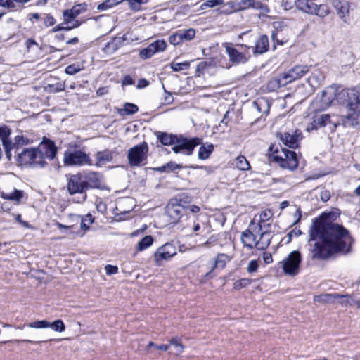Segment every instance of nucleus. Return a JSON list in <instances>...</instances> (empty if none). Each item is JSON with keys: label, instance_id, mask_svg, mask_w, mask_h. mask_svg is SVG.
Returning <instances> with one entry per match:
<instances>
[{"label": "nucleus", "instance_id": "338daca9", "mask_svg": "<svg viewBox=\"0 0 360 360\" xmlns=\"http://www.w3.org/2000/svg\"><path fill=\"white\" fill-rule=\"evenodd\" d=\"M255 106L257 107L259 112H261L260 106L262 105H266L267 107V112L269 110V105L268 104L267 101L265 100H259L255 101Z\"/></svg>", "mask_w": 360, "mask_h": 360}, {"label": "nucleus", "instance_id": "f3484780", "mask_svg": "<svg viewBox=\"0 0 360 360\" xmlns=\"http://www.w3.org/2000/svg\"><path fill=\"white\" fill-rule=\"evenodd\" d=\"M302 138V133L299 130H295L292 133L285 132L280 134V139L283 143L291 148H297L299 142Z\"/></svg>", "mask_w": 360, "mask_h": 360}, {"label": "nucleus", "instance_id": "bb28decb", "mask_svg": "<svg viewBox=\"0 0 360 360\" xmlns=\"http://www.w3.org/2000/svg\"><path fill=\"white\" fill-rule=\"evenodd\" d=\"M158 139L160 141L162 145L165 146H174L177 135L169 134L165 132H157L156 133Z\"/></svg>", "mask_w": 360, "mask_h": 360}, {"label": "nucleus", "instance_id": "c9c22d12", "mask_svg": "<svg viewBox=\"0 0 360 360\" xmlns=\"http://www.w3.org/2000/svg\"><path fill=\"white\" fill-rule=\"evenodd\" d=\"M315 13H313L312 15H316L320 18H324L330 13L329 8L326 4H320L317 5L315 4Z\"/></svg>", "mask_w": 360, "mask_h": 360}, {"label": "nucleus", "instance_id": "39448f33", "mask_svg": "<svg viewBox=\"0 0 360 360\" xmlns=\"http://www.w3.org/2000/svg\"><path fill=\"white\" fill-rule=\"evenodd\" d=\"M63 163L68 167L91 166L94 165L89 155L82 150H65L63 155Z\"/></svg>", "mask_w": 360, "mask_h": 360}, {"label": "nucleus", "instance_id": "9d476101", "mask_svg": "<svg viewBox=\"0 0 360 360\" xmlns=\"http://www.w3.org/2000/svg\"><path fill=\"white\" fill-rule=\"evenodd\" d=\"M302 257L300 252L292 251L288 256L281 262L283 272L290 276L297 275L299 272L300 264Z\"/></svg>", "mask_w": 360, "mask_h": 360}, {"label": "nucleus", "instance_id": "473e14b6", "mask_svg": "<svg viewBox=\"0 0 360 360\" xmlns=\"http://www.w3.org/2000/svg\"><path fill=\"white\" fill-rule=\"evenodd\" d=\"M339 297H340V295L338 293L325 294L315 296L314 300L315 302L329 303Z\"/></svg>", "mask_w": 360, "mask_h": 360}, {"label": "nucleus", "instance_id": "7c9ffc66", "mask_svg": "<svg viewBox=\"0 0 360 360\" xmlns=\"http://www.w3.org/2000/svg\"><path fill=\"white\" fill-rule=\"evenodd\" d=\"M214 150V146L212 143L205 144L200 147L198 150V158L200 160L207 159Z\"/></svg>", "mask_w": 360, "mask_h": 360}, {"label": "nucleus", "instance_id": "a211bd4d", "mask_svg": "<svg viewBox=\"0 0 360 360\" xmlns=\"http://www.w3.org/2000/svg\"><path fill=\"white\" fill-rule=\"evenodd\" d=\"M11 129L5 124L0 125V139L5 150V154L8 160H11L12 155L9 153V147L11 144V140L9 139L11 135Z\"/></svg>", "mask_w": 360, "mask_h": 360}, {"label": "nucleus", "instance_id": "c85d7f7f", "mask_svg": "<svg viewBox=\"0 0 360 360\" xmlns=\"http://www.w3.org/2000/svg\"><path fill=\"white\" fill-rule=\"evenodd\" d=\"M229 260L228 255L225 254H219L217 257V259L212 264L211 270L206 273L204 276L205 278H207L210 276L212 271L217 267V266H221V268L224 267L226 263Z\"/></svg>", "mask_w": 360, "mask_h": 360}, {"label": "nucleus", "instance_id": "603ef678", "mask_svg": "<svg viewBox=\"0 0 360 360\" xmlns=\"http://www.w3.org/2000/svg\"><path fill=\"white\" fill-rule=\"evenodd\" d=\"M338 298L342 299L340 301V303L344 306H347V305L352 306V305L355 304V302H356V301L354 300H353L352 297L349 295H340V297H339Z\"/></svg>", "mask_w": 360, "mask_h": 360}, {"label": "nucleus", "instance_id": "774afa93", "mask_svg": "<svg viewBox=\"0 0 360 360\" xmlns=\"http://www.w3.org/2000/svg\"><path fill=\"white\" fill-rule=\"evenodd\" d=\"M134 84V81L130 75L124 76L122 80V85H131Z\"/></svg>", "mask_w": 360, "mask_h": 360}, {"label": "nucleus", "instance_id": "0eeeda50", "mask_svg": "<svg viewBox=\"0 0 360 360\" xmlns=\"http://www.w3.org/2000/svg\"><path fill=\"white\" fill-rule=\"evenodd\" d=\"M274 160L284 169L290 171L295 170L298 165V160L295 152L283 148L281 152L276 151L274 155Z\"/></svg>", "mask_w": 360, "mask_h": 360}, {"label": "nucleus", "instance_id": "680f3d73", "mask_svg": "<svg viewBox=\"0 0 360 360\" xmlns=\"http://www.w3.org/2000/svg\"><path fill=\"white\" fill-rule=\"evenodd\" d=\"M258 268V263L257 260H251L247 268L248 271L250 273L255 272L257 270Z\"/></svg>", "mask_w": 360, "mask_h": 360}, {"label": "nucleus", "instance_id": "bf43d9fd", "mask_svg": "<svg viewBox=\"0 0 360 360\" xmlns=\"http://www.w3.org/2000/svg\"><path fill=\"white\" fill-rule=\"evenodd\" d=\"M155 347V349H160V350H163V351H167L168 350L169 347V345H155L154 342H150L147 346V349H148L150 347Z\"/></svg>", "mask_w": 360, "mask_h": 360}, {"label": "nucleus", "instance_id": "6e6552de", "mask_svg": "<svg viewBox=\"0 0 360 360\" xmlns=\"http://www.w3.org/2000/svg\"><path fill=\"white\" fill-rule=\"evenodd\" d=\"M175 141V144L172 147V150L175 153H181L186 155H191L194 148L200 144L202 139L198 137L188 139L182 136H178Z\"/></svg>", "mask_w": 360, "mask_h": 360}, {"label": "nucleus", "instance_id": "052dcab7", "mask_svg": "<svg viewBox=\"0 0 360 360\" xmlns=\"http://www.w3.org/2000/svg\"><path fill=\"white\" fill-rule=\"evenodd\" d=\"M44 23L45 26L51 27L56 23V20L51 15L47 14L44 18Z\"/></svg>", "mask_w": 360, "mask_h": 360}, {"label": "nucleus", "instance_id": "c756f323", "mask_svg": "<svg viewBox=\"0 0 360 360\" xmlns=\"http://www.w3.org/2000/svg\"><path fill=\"white\" fill-rule=\"evenodd\" d=\"M330 116L328 114H323L315 117L314 121L311 122V129H318L319 127H323L330 122Z\"/></svg>", "mask_w": 360, "mask_h": 360}, {"label": "nucleus", "instance_id": "ea45409f", "mask_svg": "<svg viewBox=\"0 0 360 360\" xmlns=\"http://www.w3.org/2000/svg\"><path fill=\"white\" fill-rule=\"evenodd\" d=\"M169 346H172L174 347V354L176 355H179L181 354L183 351H184V346L182 345V342L181 341V339L179 338H174L170 340L169 341Z\"/></svg>", "mask_w": 360, "mask_h": 360}, {"label": "nucleus", "instance_id": "412c9836", "mask_svg": "<svg viewBox=\"0 0 360 360\" xmlns=\"http://www.w3.org/2000/svg\"><path fill=\"white\" fill-rule=\"evenodd\" d=\"M115 155L116 152L113 150L105 149L102 151H98L95 154L96 162L94 165L96 167H101L108 162H112Z\"/></svg>", "mask_w": 360, "mask_h": 360}, {"label": "nucleus", "instance_id": "2f4dec72", "mask_svg": "<svg viewBox=\"0 0 360 360\" xmlns=\"http://www.w3.org/2000/svg\"><path fill=\"white\" fill-rule=\"evenodd\" d=\"M182 166L173 162H169L161 167L152 168L154 171L160 172H170L176 169H181Z\"/></svg>", "mask_w": 360, "mask_h": 360}, {"label": "nucleus", "instance_id": "de8ad7c7", "mask_svg": "<svg viewBox=\"0 0 360 360\" xmlns=\"http://www.w3.org/2000/svg\"><path fill=\"white\" fill-rule=\"evenodd\" d=\"M49 328H51L57 332H63L65 329V324L60 319H58L53 323H50V326Z\"/></svg>", "mask_w": 360, "mask_h": 360}, {"label": "nucleus", "instance_id": "c03bdc74", "mask_svg": "<svg viewBox=\"0 0 360 360\" xmlns=\"http://www.w3.org/2000/svg\"><path fill=\"white\" fill-rule=\"evenodd\" d=\"M28 326L32 328H46L50 326V322L46 320H41L31 322Z\"/></svg>", "mask_w": 360, "mask_h": 360}, {"label": "nucleus", "instance_id": "37998d69", "mask_svg": "<svg viewBox=\"0 0 360 360\" xmlns=\"http://www.w3.org/2000/svg\"><path fill=\"white\" fill-rule=\"evenodd\" d=\"M130 8L134 11H139L142 4H146L148 0H126Z\"/></svg>", "mask_w": 360, "mask_h": 360}, {"label": "nucleus", "instance_id": "f8f14e48", "mask_svg": "<svg viewBox=\"0 0 360 360\" xmlns=\"http://www.w3.org/2000/svg\"><path fill=\"white\" fill-rule=\"evenodd\" d=\"M309 70V66L307 65H297L282 75L281 81L283 84L291 83L303 77Z\"/></svg>", "mask_w": 360, "mask_h": 360}, {"label": "nucleus", "instance_id": "3c124183", "mask_svg": "<svg viewBox=\"0 0 360 360\" xmlns=\"http://www.w3.org/2000/svg\"><path fill=\"white\" fill-rule=\"evenodd\" d=\"M80 70H81V68L79 67V65L72 64V65H70L67 66L65 72L68 75H73L77 73L78 72H79Z\"/></svg>", "mask_w": 360, "mask_h": 360}, {"label": "nucleus", "instance_id": "aec40b11", "mask_svg": "<svg viewBox=\"0 0 360 360\" xmlns=\"http://www.w3.org/2000/svg\"><path fill=\"white\" fill-rule=\"evenodd\" d=\"M256 234L250 227L241 233L240 240L244 247L248 250L256 248Z\"/></svg>", "mask_w": 360, "mask_h": 360}, {"label": "nucleus", "instance_id": "dca6fc26", "mask_svg": "<svg viewBox=\"0 0 360 360\" xmlns=\"http://www.w3.org/2000/svg\"><path fill=\"white\" fill-rule=\"evenodd\" d=\"M273 217V213L269 210L262 211L259 215V219H257V216L250 224V228L255 233H260L263 229H266V222L271 219Z\"/></svg>", "mask_w": 360, "mask_h": 360}, {"label": "nucleus", "instance_id": "72a5a7b5", "mask_svg": "<svg viewBox=\"0 0 360 360\" xmlns=\"http://www.w3.org/2000/svg\"><path fill=\"white\" fill-rule=\"evenodd\" d=\"M235 165L236 167L243 171H246L250 169V165L245 156L240 155L235 160Z\"/></svg>", "mask_w": 360, "mask_h": 360}, {"label": "nucleus", "instance_id": "393cba45", "mask_svg": "<svg viewBox=\"0 0 360 360\" xmlns=\"http://www.w3.org/2000/svg\"><path fill=\"white\" fill-rule=\"evenodd\" d=\"M269 39L266 35H262L252 47L254 53L262 54L269 49Z\"/></svg>", "mask_w": 360, "mask_h": 360}, {"label": "nucleus", "instance_id": "f704fd0d", "mask_svg": "<svg viewBox=\"0 0 360 360\" xmlns=\"http://www.w3.org/2000/svg\"><path fill=\"white\" fill-rule=\"evenodd\" d=\"M178 32L181 37L182 43L184 41H191L195 36V30L192 28L187 29V30H179Z\"/></svg>", "mask_w": 360, "mask_h": 360}, {"label": "nucleus", "instance_id": "7ed1b4c3", "mask_svg": "<svg viewBox=\"0 0 360 360\" xmlns=\"http://www.w3.org/2000/svg\"><path fill=\"white\" fill-rule=\"evenodd\" d=\"M17 161L24 167L33 168H43L47 162L43 160L40 150L37 148H30L23 149L21 152L16 153Z\"/></svg>", "mask_w": 360, "mask_h": 360}, {"label": "nucleus", "instance_id": "69168bd1", "mask_svg": "<svg viewBox=\"0 0 360 360\" xmlns=\"http://www.w3.org/2000/svg\"><path fill=\"white\" fill-rule=\"evenodd\" d=\"M26 44H27V48L28 50H30L34 47H36L37 49H40L39 44L34 39H29L27 41Z\"/></svg>", "mask_w": 360, "mask_h": 360}, {"label": "nucleus", "instance_id": "58836bf2", "mask_svg": "<svg viewBox=\"0 0 360 360\" xmlns=\"http://www.w3.org/2000/svg\"><path fill=\"white\" fill-rule=\"evenodd\" d=\"M124 0H105L97 6L98 11H106L122 2Z\"/></svg>", "mask_w": 360, "mask_h": 360}, {"label": "nucleus", "instance_id": "2eb2a0df", "mask_svg": "<svg viewBox=\"0 0 360 360\" xmlns=\"http://www.w3.org/2000/svg\"><path fill=\"white\" fill-rule=\"evenodd\" d=\"M167 48V44L164 40H156L150 44L147 47L139 51V57L143 60L150 58L155 53L162 52Z\"/></svg>", "mask_w": 360, "mask_h": 360}, {"label": "nucleus", "instance_id": "a19ab883", "mask_svg": "<svg viewBox=\"0 0 360 360\" xmlns=\"http://www.w3.org/2000/svg\"><path fill=\"white\" fill-rule=\"evenodd\" d=\"M139 108L136 105L130 103H126L124 105L123 109H120L118 112L120 115H122V112H124L126 115H133L138 112Z\"/></svg>", "mask_w": 360, "mask_h": 360}, {"label": "nucleus", "instance_id": "4468645a", "mask_svg": "<svg viewBox=\"0 0 360 360\" xmlns=\"http://www.w3.org/2000/svg\"><path fill=\"white\" fill-rule=\"evenodd\" d=\"M67 189L70 195L86 191L81 173L71 175L68 179Z\"/></svg>", "mask_w": 360, "mask_h": 360}, {"label": "nucleus", "instance_id": "4be33fe9", "mask_svg": "<svg viewBox=\"0 0 360 360\" xmlns=\"http://www.w3.org/2000/svg\"><path fill=\"white\" fill-rule=\"evenodd\" d=\"M333 5L335 7L339 17L344 22H347V18L349 13V3L346 1L333 0Z\"/></svg>", "mask_w": 360, "mask_h": 360}, {"label": "nucleus", "instance_id": "b1692460", "mask_svg": "<svg viewBox=\"0 0 360 360\" xmlns=\"http://www.w3.org/2000/svg\"><path fill=\"white\" fill-rule=\"evenodd\" d=\"M295 4L302 12L311 15L315 13V3L313 0H295Z\"/></svg>", "mask_w": 360, "mask_h": 360}, {"label": "nucleus", "instance_id": "09e8293b", "mask_svg": "<svg viewBox=\"0 0 360 360\" xmlns=\"http://www.w3.org/2000/svg\"><path fill=\"white\" fill-rule=\"evenodd\" d=\"M224 0H207L201 5V9H206L207 8H213L217 6L222 4Z\"/></svg>", "mask_w": 360, "mask_h": 360}, {"label": "nucleus", "instance_id": "ddd939ff", "mask_svg": "<svg viewBox=\"0 0 360 360\" xmlns=\"http://www.w3.org/2000/svg\"><path fill=\"white\" fill-rule=\"evenodd\" d=\"M186 211L185 206L181 203V200H172L166 207V212L170 218L172 223L178 222Z\"/></svg>", "mask_w": 360, "mask_h": 360}, {"label": "nucleus", "instance_id": "cd10ccee", "mask_svg": "<svg viewBox=\"0 0 360 360\" xmlns=\"http://www.w3.org/2000/svg\"><path fill=\"white\" fill-rule=\"evenodd\" d=\"M24 192L22 190H18L13 188L11 192H2L1 197L4 199L12 200L15 202H20L21 198L23 197Z\"/></svg>", "mask_w": 360, "mask_h": 360}, {"label": "nucleus", "instance_id": "9b49d317", "mask_svg": "<svg viewBox=\"0 0 360 360\" xmlns=\"http://www.w3.org/2000/svg\"><path fill=\"white\" fill-rule=\"evenodd\" d=\"M86 190L89 189H103L105 188V181L102 174L98 172H84L81 173Z\"/></svg>", "mask_w": 360, "mask_h": 360}, {"label": "nucleus", "instance_id": "49530a36", "mask_svg": "<svg viewBox=\"0 0 360 360\" xmlns=\"http://www.w3.org/2000/svg\"><path fill=\"white\" fill-rule=\"evenodd\" d=\"M250 283V279L244 278L236 281L233 284V288L235 290H240L248 286Z\"/></svg>", "mask_w": 360, "mask_h": 360}, {"label": "nucleus", "instance_id": "20e7f679", "mask_svg": "<svg viewBox=\"0 0 360 360\" xmlns=\"http://www.w3.org/2000/svg\"><path fill=\"white\" fill-rule=\"evenodd\" d=\"M223 46L229 56V62L233 65H238L246 63L250 57V49L245 44H236L233 46L231 43H225Z\"/></svg>", "mask_w": 360, "mask_h": 360}, {"label": "nucleus", "instance_id": "4d7b16f0", "mask_svg": "<svg viewBox=\"0 0 360 360\" xmlns=\"http://www.w3.org/2000/svg\"><path fill=\"white\" fill-rule=\"evenodd\" d=\"M94 218L91 214H88L86 215L85 219L82 221L81 228L82 229H87L89 226L84 222V221H89V224H92L94 222Z\"/></svg>", "mask_w": 360, "mask_h": 360}, {"label": "nucleus", "instance_id": "6ab92c4d", "mask_svg": "<svg viewBox=\"0 0 360 360\" xmlns=\"http://www.w3.org/2000/svg\"><path fill=\"white\" fill-rule=\"evenodd\" d=\"M37 148L40 150L44 160H45V158L53 160L57 154V148L55 143L51 141L41 143Z\"/></svg>", "mask_w": 360, "mask_h": 360}, {"label": "nucleus", "instance_id": "5701e85b", "mask_svg": "<svg viewBox=\"0 0 360 360\" xmlns=\"http://www.w3.org/2000/svg\"><path fill=\"white\" fill-rule=\"evenodd\" d=\"M271 230L263 229L260 233H257L259 234L260 237L256 243V248L259 250H266L271 243V237L270 236Z\"/></svg>", "mask_w": 360, "mask_h": 360}, {"label": "nucleus", "instance_id": "1a4fd4ad", "mask_svg": "<svg viewBox=\"0 0 360 360\" xmlns=\"http://www.w3.org/2000/svg\"><path fill=\"white\" fill-rule=\"evenodd\" d=\"M177 253L176 248L171 243L159 247L153 254L155 264L160 266L165 262L170 260Z\"/></svg>", "mask_w": 360, "mask_h": 360}, {"label": "nucleus", "instance_id": "f03ea898", "mask_svg": "<svg viewBox=\"0 0 360 360\" xmlns=\"http://www.w3.org/2000/svg\"><path fill=\"white\" fill-rule=\"evenodd\" d=\"M339 103L346 105L348 117L360 114V90L357 89H345L338 91L333 87H328L322 91L321 103L324 107H328L334 100Z\"/></svg>", "mask_w": 360, "mask_h": 360}, {"label": "nucleus", "instance_id": "79ce46f5", "mask_svg": "<svg viewBox=\"0 0 360 360\" xmlns=\"http://www.w3.org/2000/svg\"><path fill=\"white\" fill-rule=\"evenodd\" d=\"M70 10L77 18V16L87 10V4L86 3L78 4L73 6Z\"/></svg>", "mask_w": 360, "mask_h": 360}, {"label": "nucleus", "instance_id": "8fccbe9b", "mask_svg": "<svg viewBox=\"0 0 360 360\" xmlns=\"http://www.w3.org/2000/svg\"><path fill=\"white\" fill-rule=\"evenodd\" d=\"M76 18V16L71 13L70 9H65L63 11V20H64V24H67Z\"/></svg>", "mask_w": 360, "mask_h": 360}, {"label": "nucleus", "instance_id": "423d86ee", "mask_svg": "<svg viewBox=\"0 0 360 360\" xmlns=\"http://www.w3.org/2000/svg\"><path fill=\"white\" fill-rule=\"evenodd\" d=\"M148 146L143 142L131 148L127 152V159L131 167H140L146 164Z\"/></svg>", "mask_w": 360, "mask_h": 360}, {"label": "nucleus", "instance_id": "6e6d98bb", "mask_svg": "<svg viewBox=\"0 0 360 360\" xmlns=\"http://www.w3.org/2000/svg\"><path fill=\"white\" fill-rule=\"evenodd\" d=\"M82 25V22L75 19L73 20H71L70 22L67 23L66 25L68 26L66 27V31H70L72 29L77 28Z\"/></svg>", "mask_w": 360, "mask_h": 360}, {"label": "nucleus", "instance_id": "e2e57ef3", "mask_svg": "<svg viewBox=\"0 0 360 360\" xmlns=\"http://www.w3.org/2000/svg\"><path fill=\"white\" fill-rule=\"evenodd\" d=\"M255 8L257 9V10H261L264 13H269V7L266 5L263 4H262L261 2H259V1L256 2V6H255Z\"/></svg>", "mask_w": 360, "mask_h": 360}, {"label": "nucleus", "instance_id": "f257e3e1", "mask_svg": "<svg viewBox=\"0 0 360 360\" xmlns=\"http://www.w3.org/2000/svg\"><path fill=\"white\" fill-rule=\"evenodd\" d=\"M336 216L333 212H323L313 220L308 240L312 259H324L335 253L349 252L352 238L347 229L331 221Z\"/></svg>", "mask_w": 360, "mask_h": 360}, {"label": "nucleus", "instance_id": "864d4df0", "mask_svg": "<svg viewBox=\"0 0 360 360\" xmlns=\"http://www.w3.org/2000/svg\"><path fill=\"white\" fill-rule=\"evenodd\" d=\"M256 2L255 0H242L240 3V7L242 9H246L248 8H255Z\"/></svg>", "mask_w": 360, "mask_h": 360}, {"label": "nucleus", "instance_id": "13d9d810", "mask_svg": "<svg viewBox=\"0 0 360 360\" xmlns=\"http://www.w3.org/2000/svg\"><path fill=\"white\" fill-rule=\"evenodd\" d=\"M0 7L8 10H13V4L10 0H0Z\"/></svg>", "mask_w": 360, "mask_h": 360}, {"label": "nucleus", "instance_id": "a18cd8bd", "mask_svg": "<svg viewBox=\"0 0 360 360\" xmlns=\"http://www.w3.org/2000/svg\"><path fill=\"white\" fill-rule=\"evenodd\" d=\"M188 67H189L188 62H183V63L172 62L170 64V68L174 72H179V71L184 70L185 69H187Z\"/></svg>", "mask_w": 360, "mask_h": 360}, {"label": "nucleus", "instance_id": "a878e982", "mask_svg": "<svg viewBox=\"0 0 360 360\" xmlns=\"http://www.w3.org/2000/svg\"><path fill=\"white\" fill-rule=\"evenodd\" d=\"M30 143V140L28 138L25 137L22 135H18L15 137V141L13 142L11 141V146L9 147V153L12 155V150L14 151V153L16 154L19 150L20 147L22 146H25Z\"/></svg>", "mask_w": 360, "mask_h": 360}, {"label": "nucleus", "instance_id": "5fc2aeb1", "mask_svg": "<svg viewBox=\"0 0 360 360\" xmlns=\"http://www.w3.org/2000/svg\"><path fill=\"white\" fill-rule=\"evenodd\" d=\"M169 41L170 44L176 46L182 43V41L181 39V37L179 35V32H176V33L173 34L169 37Z\"/></svg>", "mask_w": 360, "mask_h": 360}, {"label": "nucleus", "instance_id": "0e129e2a", "mask_svg": "<svg viewBox=\"0 0 360 360\" xmlns=\"http://www.w3.org/2000/svg\"><path fill=\"white\" fill-rule=\"evenodd\" d=\"M105 269L106 274L108 275L115 274L118 271V269H117V266H112V265H110V264L107 265Z\"/></svg>", "mask_w": 360, "mask_h": 360}, {"label": "nucleus", "instance_id": "4c0bfd02", "mask_svg": "<svg viewBox=\"0 0 360 360\" xmlns=\"http://www.w3.org/2000/svg\"><path fill=\"white\" fill-rule=\"evenodd\" d=\"M153 243V238L151 236H146L143 237L139 243L137 249L139 251H143L150 247Z\"/></svg>", "mask_w": 360, "mask_h": 360}, {"label": "nucleus", "instance_id": "e433bc0d", "mask_svg": "<svg viewBox=\"0 0 360 360\" xmlns=\"http://www.w3.org/2000/svg\"><path fill=\"white\" fill-rule=\"evenodd\" d=\"M121 40L118 38H114L112 40L107 43L104 48V51L108 53H112L117 50Z\"/></svg>", "mask_w": 360, "mask_h": 360}]
</instances>
